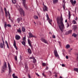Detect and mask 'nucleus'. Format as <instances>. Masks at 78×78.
<instances>
[{
    "label": "nucleus",
    "mask_w": 78,
    "mask_h": 78,
    "mask_svg": "<svg viewBox=\"0 0 78 78\" xmlns=\"http://www.w3.org/2000/svg\"><path fill=\"white\" fill-rule=\"evenodd\" d=\"M5 15L6 17H8V13H7V12H5Z\"/></svg>",
    "instance_id": "nucleus-32"
},
{
    "label": "nucleus",
    "mask_w": 78,
    "mask_h": 78,
    "mask_svg": "<svg viewBox=\"0 0 78 78\" xmlns=\"http://www.w3.org/2000/svg\"><path fill=\"white\" fill-rule=\"evenodd\" d=\"M20 59V60L22 61V56L20 55V57H19Z\"/></svg>",
    "instance_id": "nucleus-35"
},
{
    "label": "nucleus",
    "mask_w": 78,
    "mask_h": 78,
    "mask_svg": "<svg viewBox=\"0 0 78 78\" xmlns=\"http://www.w3.org/2000/svg\"><path fill=\"white\" fill-rule=\"evenodd\" d=\"M46 16L47 19V20H48V22L49 23H50V25H51V22H52V20L50 19V18H49V16H48V13H46Z\"/></svg>",
    "instance_id": "nucleus-6"
},
{
    "label": "nucleus",
    "mask_w": 78,
    "mask_h": 78,
    "mask_svg": "<svg viewBox=\"0 0 78 78\" xmlns=\"http://www.w3.org/2000/svg\"><path fill=\"white\" fill-rule=\"evenodd\" d=\"M15 59L16 61H17V56L15 57Z\"/></svg>",
    "instance_id": "nucleus-42"
},
{
    "label": "nucleus",
    "mask_w": 78,
    "mask_h": 78,
    "mask_svg": "<svg viewBox=\"0 0 78 78\" xmlns=\"http://www.w3.org/2000/svg\"><path fill=\"white\" fill-rule=\"evenodd\" d=\"M66 59H69V57H68V56H67V55H66Z\"/></svg>",
    "instance_id": "nucleus-54"
},
{
    "label": "nucleus",
    "mask_w": 78,
    "mask_h": 78,
    "mask_svg": "<svg viewBox=\"0 0 78 78\" xmlns=\"http://www.w3.org/2000/svg\"><path fill=\"white\" fill-rule=\"evenodd\" d=\"M70 45L68 44L66 46V48H70Z\"/></svg>",
    "instance_id": "nucleus-25"
},
{
    "label": "nucleus",
    "mask_w": 78,
    "mask_h": 78,
    "mask_svg": "<svg viewBox=\"0 0 78 78\" xmlns=\"http://www.w3.org/2000/svg\"><path fill=\"white\" fill-rule=\"evenodd\" d=\"M2 43H1L0 44V47L1 48H4L5 49V42L3 40V38H2Z\"/></svg>",
    "instance_id": "nucleus-3"
},
{
    "label": "nucleus",
    "mask_w": 78,
    "mask_h": 78,
    "mask_svg": "<svg viewBox=\"0 0 78 78\" xmlns=\"http://www.w3.org/2000/svg\"><path fill=\"white\" fill-rule=\"evenodd\" d=\"M76 21L75 20H73V24H76Z\"/></svg>",
    "instance_id": "nucleus-36"
},
{
    "label": "nucleus",
    "mask_w": 78,
    "mask_h": 78,
    "mask_svg": "<svg viewBox=\"0 0 78 78\" xmlns=\"http://www.w3.org/2000/svg\"><path fill=\"white\" fill-rule=\"evenodd\" d=\"M1 13H2V15H3L4 13L3 12V9H1Z\"/></svg>",
    "instance_id": "nucleus-38"
},
{
    "label": "nucleus",
    "mask_w": 78,
    "mask_h": 78,
    "mask_svg": "<svg viewBox=\"0 0 78 78\" xmlns=\"http://www.w3.org/2000/svg\"><path fill=\"white\" fill-rule=\"evenodd\" d=\"M67 22V20H65V22L66 23V22Z\"/></svg>",
    "instance_id": "nucleus-62"
},
{
    "label": "nucleus",
    "mask_w": 78,
    "mask_h": 78,
    "mask_svg": "<svg viewBox=\"0 0 78 78\" xmlns=\"http://www.w3.org/2000/svg\"><path fill=\"white\" fill-rule=\"evenodd\" d=\"M52 38H54V39H55V38H56V37L55 36V35H53L52 36Z\"/></svg>",
    "instance_id": "nucleus-45"
},
{
    "label": "nucleus",
    "mask_w": 78,
    "mask_h": 78,
    "mask_svg": "<svg viewBox=\"0 0 78 78\" xmlns=\"http://www.w3.org/2000/svg\"><path fill=\"white\" fill-rule=\"evenodd\" d=\"M27 51L29 54H31V53H32V51L30 48H29L27 49Z\"/></svg>",
    "instance_id": "nucleus-16"
},
{
    "label": "nucleus",
    "mask_w": 78,
    "mask_h": 78,
    "mask_svg": "<svg viewBox=\"0 0 78 78\" xmlns=\"http://www.w3.org/2000/svg\"><path fill=\"white\" fill-rule=\"evenodd\" d=\"M29 44V46H30V47H31V48H33V47H32V46H31V43H30Z\"/></svg>",
    "instance_id": "nucleus-44"
},
{
    "label": "nucleus",
    "mask_w": 78,
    "mask_h": 78,
    "mask_svg": "<svg viewBox=\"0 0 78 78\" xmlns=\"http://www.w3.org/2000/svg\"><path fill=\"white\" fill-rule=\"evenodd\" d=\"M28 44H31V42H30V40H29V39L28 40Z\"/></svg>",
    "instance_id": "nucleus-39"
},
{
    "label": "nucleus",
    "mask_w": 78,
    "mask_h": 78,
    "mask_svg": "<svg viewBox=\"0 0 78 78\" xmlns=\"http://www.w3.org/2000/svg\"><path fill=\"white\" fill-rule=\"evenodd\" d=\"M26 39V37H23V41H25V40Z\"/></svg>",
    "instance_id": "nucleus-40"
},
{
    "label": "nucleus",
    "mask_w": 78,
    "mask_h": 78,
    "mask_svg": "<svg viewBox=\"0 0 78 78\" xmlns=\"http://www.w3.org/2000/svg\"><path fill=\"white\" fill-rule=\"evenodd\" d=\"M35 74L36 75H37L38 76H39V75L38 74V73H36Z\"/></svg>",
    "instance_id": "nucleus-48"
},
{
    "label": "nucleus",
    "mask_w": 78,
    "mask_h": 78,
    "mask_svg": "<svg viewBox=\"0 0 78 78\" xmlns=\"http://www.w3.org/2000/svg\"><path fill=\"white\" fill-rule=\"evenodd\" d=\"M45 69L46 70H48V66H47L46 67Z\"/></svg>",
    "instance_id": "nucleus-53"
},
{
    "label": "nucleus",
    "mask_w": 78,
    "mask_h": 78,
    "mask_svg": "<svg viewBox=\"0 0 78 78\" xmlns=\"http://www.w3.org/2000/svg\"><path fill=\"white\" fill-rule=\"evenodd\" d=\"M62 51H63V52H64V49H62Z\"/></svg>",
    "instance_id": "nucleus-61"
},
{
    "label": "nucleus",
    "mask_w": 78,
    "mask_h": 78,
    "mask_svg": "<svg viewBox=\"0 0 78 78\" xmlns=\"http://www.w3.org/2000/svg\"><path fill=\"white\" fill-rule=\"evenodd\" d=\"M21 43L23 45H24L25 46L26 43H25V42L24 41H22Z\"/></svg>",
    "instance_id": "nucleus-28"
},
{
    "label": "nucleus",
    "mask_w": 78,
    "mask_h": 78,
    "mask_svg": "<svg viewBox=\"0 0 78 78\" xmlns=\"http://www.w3.org/2000/svg\"><path fill=\"white\" fill-rule=\"evenodd\" d=\"M7 12H8V14H10L9 12V11H8Z\"/></svg>",
    "instance_id": "nucleus-64"
},
{
    "label": "nucleus",
    "mask_w": 78,
    "mask_h": 78,
    "mask_svg": "<svg viewBox=\"0 0 78 78\" xmlns=\"http://www.w3.org/2000/svg\"><path fill=\"white\" fill-rule=\"evenodd\" d=\"M42 66H46L47 65L46 64V63L43 62L42 63Z\"/></svg>",
    "instance_id": "nucleus-31"
},
{
    "label": "nucleus",
    "mask_w": 78,
    "mask_h": 78,
    "mask_svg": "<svg viewBox=\"0 0 78 78\" xmlns=\"http://www.w3.org/2000/svg\"><path fill=\"white\" fill-rule=\"evenodd\" d=\"M53 4H56L57 3V2H58V0H52Z\"/></svg>",
    "instance_id": "nucleus-19"
},
{
    "label": "nucleus",
    "mask_w": 78,
    "mask_h": 78,
    "mask_svg": "<svg viewBox=\"0 0 78 78\" xmlns=\"http://www.w3.org/2000/svg\"><path fill=\"white\" fill-rule=\"evenodd\" d=\"M62 67H65V65H64V64H62Z\"/></svg>",
    "instance_id": "nucleus-52"
},
{
    "label": "nucleus",
    "mask_w": 78,
    "mask_h": 78,
    "mask_svg": "<svg viewBox=\"0 0 78 78\" xmlns=\"http://www.w3.org/2000/svg\"><path fill=\"white\" fill-rule=\"evenodd\" d=\"M33 63H36V59H35V58H34V57L33 58Z\"/></svg>",
    "instance_id": "nucleus-23"
},
{
    "label": "nucleus",
    "mask_w": 78,
    "mask_h": 78,
    "mask_svg": "<svg viewBox=\"0 0 78 78\" xmlns=\"http://www.w3.org/2000/svg\"><path fill=\"white\" fill-rule=\"evenodd\" d=\"M69 16V18H68L69 19H70V16Z\"/></svg>",
    "instance_id": "nucleus-60"
},
{
    "label": "nucleus",
    "mask_w": 78,
    "mask_h": 78,
    "mask_svg": "<svg viewBox=\"0 0 78 78\" xmlns=\"http://www.w3.org/2000/svg\"><path fill=\"white\" fill-rule=\"evenodd\" d=\"M22 30L23 32H25V29L24 27H22Z\"/></svg>",
    "instance_id": "nucleus-21"
},
{
    "label": "nucleus",
    "mask_w": 78,
    "mask_h": 78,
    "mask_svg": "<svg viewBox=\"0 0 78 78\" xmlns=\"http://www.w3.org/2000/svg\"><path fill=\"white\" fill-rule=\"evenodd\" d=\"M65 4H64L63 6V9L64 10H65Z\"/></svg>",
    "instance_id": "nucleus-47"
},
{
    "label": "nucleus",
    "mask_w": 78,
    "mask_h": 78,
    "mask_svg": "<svg viewBox=\"0 0 78 78\" xmlns=\"http://www.w3.org/2000/svg\"><path fill=\"white\" fill-rule=\"evenodd\" d=\"M24 65L25 69H28V65L27 64V63H25Z\"/></svg>",
    "instance_id": "nucleus-20"
},
{
    "label": "nucleus",
    "mask_w": 78,
    "mask_h": 78,
    "mask_svg": "<svg viewBox=\"0 0 78 78\" xmlns=\"http://www.w3.org/2000/svg\"><path fill=\"white\" fill-rule=\"evenodd\" d=\"M22 4L23 6L26 9V10H28L29 8L27 6V5L26 4V0H22Z\"/></svg>",
    "instance_id": "nucleus-2"
},
{
    "label": "nucleus",
    "mask_w": 78,
    "mask_h": 78,
    "mask_svg": "<svg viewBox=\"0 0 78 78\" xmlns=\"http://www.w3.org/2000/svg\"><path fill=\"white\" fill-rule=\"evenodd\" d=\"M9 19L10 20H11V22H13V21H12V20L11 19V16L9 17Z\"/></svg>",
    "instance_id": "nucleus-33"
},
{
    "label": "nucleus",
    "mask_w": 78,
    "mask_h": 78,
    "mask_svg": "<svg viewBox=\"0 0 78 78\" xmlns=\"http://www.w3.org/2000/svg\"><path fill=\"white\" fill-rule=\"evenodd\" d=\"M70 2L73 6H74V5H75L76 2V1L74 0L73 2V0H70Z\"/></svg>",
    "instance_id": "nucleus-13"
},
{
    "label": "nucleus",
    "mask_w": 78,
    "mask_h": 78,
    "mask_svg": "<svg viewBox=\"0 0 78 78\" xmlns=\"http://www.w3.org/2000/svg\"><path fill=\"white\" fill-rule=\"evenodd\" d=\"M7 23L5 22L4 24V28L5 29L6 28V27H7Z\"/></svg>",
    "instance_id": "nucleus-22"
},
{
    "label": "nucleus",
    "mask_w": 78,
    "mask_h": 78,
    "mask_svg": "<svg viewBox=\"0 0 78 78\" xmlns=\"http://www.w3.org/2000/svg\"><path fill=\"white\" fill-rule=\"evenodd\" d=\"M19 11L20 12V14L21 16L23 15V16H25V15L24 14V11L23 10V9L22 8H20L19 9Z\"/></svg>",
    "instance_id": "nucleus-5"
},
{
    "label": "nucleus",
    "mask_w": 78,
    "mask_h": 78,
    "mask_svg": "<svg viewBox=\"0 0 78 78\" xmlns=\"http://www.w3.org/2000/svg\"><path fill=\"white\" fill-rule=\"evenodd\" d=\"M12 76L13 78H18L17 76H15V74L14 73L12 74Z\"/></svg>",
    "instance_id": "nucleus-27"
},
{
    "label": "nucleus",
    "mask_w": 78,
    "mask_h": 78,
    "mask_svg": "<svg viewBox=\"0 0 78 78\" xmlns=\"http://www.w3.org/2000/svg\"><path fill=\"white\" fill-rule=\"evenodd\" d=\"M29 78H31V76H30V75L28 74V75Z\"/></svg>",
    "instance_id": "nucleus-51"
},
{
    "label": "nucleus",
    "mask_w": 78,
    "mask_h": 78,
    "mask_svg": "<svg viewBox=\"0 0 78 78\" xmlns=\"http://www.w3.org/2000/svg\"><path fill=\"white\" fill-rule=\"evenodd\" d=\"M7 66L6 63L5 62L2 68V73L5 72V71L6 69Z\"/></svg>",
    "instance_id": "nucleus-4"
},
{
    "label": "nucleus",
    "mask_w": 78,
    "mask_h": 78,
    "mask_svg": "<svg viewBox=\"0 0 78 78\" xmlns=\"http://www.w3.org/2000/svg\"><path fill=\"white\" fill-rule=\"evenodd\" d=\"M69 26L70 25H69V24L68 23H67L66 28H67L68 27H69Z\"/></svg>",
    "instance_id": "nucleus-34"
},
{
    "label": "nucleus",
    "mask_w": 78,
    "mask_h": 78,
    "mask_svg": "<svg viewBox=\"0 0 78 78\" xmlns=\"http://www.w3.org/2000/svg\"><path fill=\"white\" fill-rule=\"evenodd\" d=\"M49 72L50 73H51V72L50 71H49Z\"/></svg>",
    "instance_id": "nucleus-63"
},
{
    "label": "nucleus",
    "mask_w": 78,
    "mask_h": 78,
    "mask_svg": "<svg viewBox=\"0 0 78 78\" xmlns=\"http://www.w3.org/2000/svg\"><path fill=\"white\" fill-rule=\"evenodd\" d=\"M8 67L9 68V73L10 74L11 72V66L9 62L8 63Z\"/></svg>",
    "instance_id": "nucleus-7"
},
{
    "label": "nucleus",
    "mask_w": 78,
    "mask_h": 78,
    "mask_svg": "<svg viewBox=\"0 0 78 78\" xmlns=\"http://www.w3.org/2000/svg\"><path fill=\"white\" fill-rule=\"evenodd\" d=\"M7 47L8 48H9V46L8 45V44H7Z\"/></svg>",
    "instance_id": "nucleus-57"
},
{
    "label": "nucleus",
    "mask_w": 78,
    "mask_h": 78,
    "mask_svg": "<svg viewBox=\"0 0 78 78\" xmlns=\"http://www.w3.org/2000/svg\"><path fill=\"white\" fill-rule=\"evenodd\" d=\"M13 46H14L16 50H17V46H16V41H14L13 43Z\"/></svg>",
    "instance_id": "nucleus-14"
},
{
    "label": "nucleus",
    "mask_w": 78,
    "mask_h": 78,
    "mask_svg": "<svg viewBox=\"0 0 78 78\" xmlns=\"http://www.w3.org/2000/svg\"><path fill=\"white\" fill-rule=\"evenodd\" d=\"M17 32L19 33H22V30L20 28H19V29L17 30Z\"/></svg>",
    "instance_id": "nucleus-18"
},
{
    "label": "nucleus",
    "mask_w": 78,
    "mask_h": 78,
    "mask_svg": "<svg viewBox=\"0 0 78 78\" xmlns=\"http://www.w3.org/2000/svg\"><path fill=\"white\" fill-rule=\"evenodd\" d=\"M37 15L38 16H39V17L41 16V15H40V14H39V13H38Z\"/></svg>",
    "instance_id": "nucleus-59"
},
{
    "label": "nucleus",
    "mask_w": 78,
    "mask_h": 78,
    "mask_svg": "<svg viewBox=\"0 0 78 78\" xmlns=\"http://www.w3.org/2000/svg\"><path fill=\"white\" fill-rule=\"evenodd\" d=\"M43 5L44 6V8H43V10L44 12H45V11H48V10L47 9V6H46V5H44V4H43Z\"/></svg>",
    "instance_id": "nucleus-12"
},
{
    "label": "nucleus",
    "mask_w": 78,
    "mask_h": 78,
    "mask_svg": "<svg viewBox=\"0 0 78 78\" xmlns=\"http://www.w3.org/2000/svg\"><path fill=\"white\" fill-rule=\"evenodd\" d=\"M78 20V17H76L75 20Z\"/></svg>",
    "instance_id": "nucleus-56"
},
{
    "label": "nucleus",
    "mask_w": 78,
    "mask_h": 78,
    "mask_svg": "<svg viewBox=\"0 0 78 78\" xmlns=\"http://www.w3.org/2000/svg\"><path fill=\"white\" fill-rule=\"evenodd\" d=\"M34 19H39V18L38 17V16H37L34 15Z\"/></svg>",
    "instance_id": "nucleus-24"
},
{
    "label": "nucleus",
    "mask_w": 78,
    "mask_h": 78,
    "mask_svg": "<svg viewBox=\"0 0 78 78\" xmlns=\"http://www.w3.org/2000/svg\"><path fill=\"white\" fill-rule=\"evenodd\" d=\"M17 21H18V23H19V22H20V19H19V18H18L17 19Z\"/></svg>",
    "instance_id": "nucleus-30"
},
{
    "label": "nucleus",
    "mask_w": 78,
    "mask_h": 78,
    "mask_svg": "<svg viewBox=\"0 0 78 78\" xmlns=\"http://www.w3.org/2000/svg\"><path fill=\"white\" fill-rule=\"evenodd\" d=\"M30 59H33V58L32 57H30Z\"/></svg>",
    "instance_id": "nucleus-55"
},
{
    "label": "nucleus",
    "mask_w": 78,
    "mask_h": 78,
    "mask_svg": "<svg viewBox=\"0 0 78 78\" xmlns=\"http://www.w3.org/2000/svg\"><path fill=\"white\" fill-rule=\"evenodd\" d=\"M20 38V36H19V35L16 34L15 36V39L16 40H19Z\"/></svg>",
    "instance_id": "nucleus-11"
},
{
    "label": "nucleus",
    "mask_w": 78,
    "mask_h": 78,
    "mask_svg": "<svg viewBox=\"0 0 78 78\" xmlns=\"http://www.w3.org/2000/svg\"><path fill=\"white\" fill-rule=\"evenodd\" d=\"M4 11H5V12H6V8H4Z\"/></svg>",
    "instance_id": "nucleus-50"
},
{
    "label": "nucleus",
    "mask_w": 78,
    "mask_h": 78,
    "mask_svg": "<svg viewBox=\"0 0 78 78\" xmlns=\"http://www.w3.org/2000/svg\"><path fill=\"white\" fill-rule=\"evenodd\" d=\"M69 16H71L70 15V11H69V13H68Z\"/></svg>",
    "instance_id": "nucleus-49"
},
{
    "label": "nucleus",
    "mask_w": 78,
    "mask_h": 78,
    "mask_svg": "<svg viewBox=\"0 0 78 78\" xmlns=\"http://www.w3.org/2000/svg\"><path fill=\"white\" fill-rule=\"evenodd\" d=\"M8 17H11L10 15V13H9L8 14Z\"/></svg>",
    "instance_id": "nucleus-58"
},
{
    "label": "nucleus",
    "mask_w": 78,
    "mask_h": 78,
    "mask_svg": "<svg viewBox=\"0 0 78 78\" xmlns=\"http://www.w3.org/2000/svg\"><path fill=\"white\" fill-rule=\"evenodd\" d=\"M5 44H6V45L8 44V42H7V41H5Z\"/></svg>",
    "instance_id": "nucleus-46"
},
{
    "label": "nucleus",
    "mask_w": 78,
    "mask_h": 78,
    "mask_svg": "<svg viewBox=\"0 0 78 78\" xmlns=\"http://www.w3.org/2000/svg\"><path fill=\"white\" fill-rule=\"evenodd\" d=\"M76 34L75 33H73L72 34V36H74V37H76Z\"/></svg>",
    "instance_id": "nucleus-29"
},
{
    "label": "nucleus",
    "mask_w": 78,
    "mask_h": 78,
    "mask_svg": "<svg viewBox=\"0 0 78 78\" xmlns=\"http://www.w3.org/2000/svg\"><path fill=\"white\" fill-rule=\"evenodd\" d=\"M7 27H9V28H11V25L9 24H7Z\"/></svg>",
    "instance_id": "nucleus-37"
},
{
    "label": "nucleus",
    "mask_w": 78,
    "mask_h": 78,
    "mask_svg": "<svg viewBox=\"0 0 78 78\" xmlns=\"http://www.w3.org/2000/svg\"><path fill=\"white\" fill-rule=\"evenodd\" d=\"M57 23L58 24V27L60 30L62 32H63V30L64 29V25L63 23V19L62 16L61 15L60 19H59V17H57Z\"/></svg>",
    "instance_id": "nucleus-1"
},
{
    "label": "nucleus",
    "mask_w": 78,
    "mask_h": 78,
    "mask_svg": "<svg viewBox=\"0 0 78 78\" xmlns=\"http://www.w3.org/2000/svg\"><path fill=\"white\" fill-rule=\"evenodd\" d=\"M55 73V78H56L57 77V76H58V75H57L56 74H57L56 73Z\"/></svg>",
    "instance_id": "nucleus-43"
},
{
    "label": "nucleus",
    "mask_w": 78,
    "mask_h": 78,
    "mask_svg": "<svg viewBox=\"0 0 78 78\" xmlns=\"http://www.w3.org/2000/svg\"><path fill=\"white\" fill-rule=\"evenodd\" d=\"M54 54L55 57H58V56H59V55L58 54V52H57V50H55L54 51Z\"/></svg>",
    "instance_id": "nucleus-9"
},
{
    "label": "nucleus",
    "mask_w": 78,
    "mask_h": 78,
    "mask_svg": "<svg viewBox=\"0 0 78 78\" xmlns=\"http://www.w3.org/2000/svg\"><path fill=\"white\" fill-rule=\"evenodd\" d=\"M42 75L44 77H46V76H45V75L44 74V73H42Z\"/></svg>",
    "instance_id": "nucleus-41"
},
{
    "label": "nucleus",
    "mask_w": 78,
    "mask_h": 78,
    "mask_svg": "<svg viewBox=\"0 0 78 78\" xmlns=\"http://www.w3.org/2000/svg\"><path fill=\"white\" fill-rule=\"evenodd\" d=\"M72 30H70L69 31H68V32H67L66 33V34L67 35V34H70L72 33Z\"/></svg>",
    "instance_id": "nucleus-17"
},
{
    "label": "nucleus",
    "mask_w": 78,
    "mask_h": 78,
    "mask_svg": "<svg viewBox=\"0 0 78 78\" xmlns=\"http://www.w3.org/2000/svg\"><path fill=\"white\" fill-rule=\"evenodd\" d=\"M77 26L74 25L73 26V31H76V29H77Z\"/></svg>",
    "instance_id": "nucleus-15"
},
{
    "label": "nucleus",
    "mask_w": 78,
    "mask_h": 78,
    "mask_svg": "<svg viewBox=\"0 0 78 78\" xmlns=\"http://www.w3.org/2000/svg\"><path fill=\"white\" fill-rule=\"evenodd\" d=\"M12 2L13 4H16V0H12Z\"/></svg>",
    "instance_id": "nucleus-26"
},
{
    "label": "nucleus",
    "mask_w": 78,
    "mask_h": 78,
    "mask_svg": "<svg viewBox=\"0 0 78 78\" xmlns=\"http://www.w3.org/2000/svg\"><path fill=\"white\" fill-rule=\"evenodd\" d=\"M40 40L42 42H44V43H45V44H48V43H47V41L43 38H41L40 39Z\"/></svg>",
    "instance_id": "nucleus-8"
},
{
    "label": "nucleus",
    "mask_w": 78,
    "mask_h": 78,
    "mask_svg": "<svg viewBox=\"0 0 78 78\" xmlns=\"http://www.w3.org/2000/svg\"><path fill=\"white\" fill-rule=\"evenodd\" d=\"M29 34V38H31V37H35V36L32 34V33H29L28 34Z\"/></svg>",
    "instance_id": "nucleus-10"
}]
</instances>
